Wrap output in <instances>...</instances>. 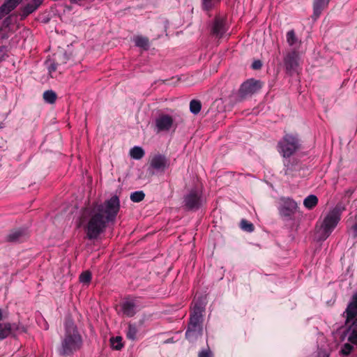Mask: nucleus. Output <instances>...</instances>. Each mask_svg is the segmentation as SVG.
Masks as SVG:
<instances>
[{
  "mask_svg": "<svg viewBox=\"0 0 357 357\" xmlns=\"http://www.w3.org/2000/svg\"><path fill=\"white\" fill-rule=\"evenodd\" d=\"M192 303L193 305L190 310L187 328L203 331L205 303L202 298H199L195 300Z\"/></svg>",
  "mask_w": 357,
  "mask_h": 357,
  "instance_id": "obj_4",
  "label": "nucleus"
},
{
  "mask_svg": "<svg viewBox=\"0 0 357 357\" xmlns=\"http://www.w3.org/2000/svg\"><path fill=\"white\" fill-rule=\"evenodd\" d=\"M10 11L6 6L4 3L1 6H0V20H1L5 15L8 14Z\"/></svg>",
  "mask_w": 357,
  "mask_h": 357,
  "instance_id": "obj_38",
  "label": "nucleus"
},
{
  "mask_svg": "<svg viewBox=\"0 0 357 357\" xmlns=\"http://www.w3.org/2000/svg\"><path fill=\"white\" fill-rule=\"evenodd\" d=\"M79 282L84 284H88L91 280V273L86 271L82 272L79 275Z\"/></svg>",
  "mask_w": 357,
  "mask_h": 357,
  "instance_id": "obj_33",
  "label": "nucleus"
},
{
  "mask_svg": "<svg viewBox=\"0 0 357 357\" xmlns=\"http://www.w3.org/2000/svg\"><path fill=\"white\" fill-rule=\"evenodd\" d=\"M43 97L45 102L54 104L56 100L57 95L54 91L47 90L43 93Z\"/></svg>",
  "mask_w": 357,
  "mask_h": 357,
  "instance_id": "obj_24",
  "label": "nucleus"
},
{
  "mask_svg": "<svg viewBox=\"0 0 357 357\" xmlns=\"http://www.w3.org/2000/svg\"><path fill=\"white\" fill-rule=\"evenodd\" d=\"M344 208L337 205L333 209L330 210L324 218L318 232L319 241H325L332 233L340 220L341 215Z\"/></svg>",
  "mask_w": 357,
  "mask_h": 357,
  "instance_id": "obj_3",
  "label": "nucleus"
},
{
  "mask_svg": "<svg viewBox=\"0 0 357 357\" xmlns=\"http://www.w3.org/2000/svg\"><path fill=\"white\" fill-rule=\"evenodd\" d=\"M330 0H314L313 3V15L312 17L314 20H317L322 10L327 7Z\"/></svg>",
  "mask_w": 357,
  "mask_h": 357,
  "instance_id": "obj_17",
  "label": "nucleus"
},
{
  "mask_svg": "<svg viewBox=\"0 0 357 357\" xmlns=\"http://www.w3.org/2000/svg\"><path fill=\"white\" fill-rule=\"evenodd\" d=\"M198 357H213V354L208 347L206 349H204L199 352Z\"/></svg>",
  "mask_w": 357,
  "mask_h": 357,
  "instance_id": "obj_35",
  "label": "nucleus"
},
{
  "mask_svg": "<svg viewBox=\"0 0 357 357\" xmlns=\"http://www.w3.org/2000/svg\"><path fill=\"white\" fill-rule=\"evenodd\" d=\"M110 344L112 348L115 350H121L123 347L122 343V337L120 336L112 337L110 339Z\"/></svg>",
  "mask_w": 357,
  "mask_h": 357,
  "instance_id": "obj_27",
  "label": "nucleus"
},
{
  "mask_svg": "<svg viewBox=\"0 0 357 357\" xmlns=\"http://www.w3.org/2000/svg\"><path fill=\"white\" fill-rule=\"evenodd\" d=\"M220 0H203L202 6L204 10H208L211 9L215 4L219 3Z\"/></svg>",
  "mask_w": 357,
  "mask_h": 357,
  "instance_id": "obj_32",
  "label": "nucleus"
},
{
  "mask_svg": "<svg viewBox=\"0 0 357 357\" xmlns=\"http://www.w3.org/2000/svg\"><path fill=\"white\" fill-rule=\"evenodd\" d=\"M263 86L260 80L251 78L243 82L238 91V95L241 99H245L257 93Z\"/></svg>",
  "mask_w": 357,
  "mask_h": 357,
  "instance_id": "obj_6",
  "label": "nucleus"
},
{
  "mask_svg": "<svg viewBox=\"0 0 357 357\" xmlns=\"http://www.w3.org/2000/svg\"><path fill=\"white\" fill-rule=\"evenodd\" d=\"M130 155L133 159L139 160L144 157V151L142 148L139 146H135L131 149Z\"/></svg>",
  "mask_w": 357,
  "mask_h": 357,
  "instance_id": "obj_25",
  "label": "nucleus"
},
{
  "mask_svg": "<svg viewBox=\"0 0 357 357\" xmlns=\"http://www.w3.org/2000/svg\"><path fill=\"white\" fill-rule=\"evenodd\" d=\"M277 147L282 157L289 158L300 149V140L297 135L286 134L278 142Z\"/></svg>",
  "mask_w": 357,
  "mask_h": 357,
  "instance_id": "obj_5",
  "label": "nucleus"
},
{
  "mask_svg": "<svg viewBox=\"0 0 357 357\" xmlns=\"http://www.w3.org/2000/svg\"><path fill=\"white\" fill-rule=\"evenodd\" d=\"M137 333V328L135 325L129 324L128 327V331L126 333V336L129 340H135L136 339V335Z\"/></svg>",
  "mask_w": 357,
  "mask_h": 357,
  "instance_id": "obj_28",
  "label": "nucleus"
},
{
  "mask_svg": "<svg viewBox=\"0 0 357 357\" xmlns=\"http://www.w3.org/2000/svg\"><path fill=\"white\" fill-rule=\"evenodd\" d=\"M203 331L187 328L185 332V338L190 342H195L199 337H202Z\"/></svg>",
  "mask_w": 357,
  "mask_h": 357,
  "instance_id": "obj_21",
  "label": "nucleus"
},
{
  "mask_svg": "<svg viewBox=\"0 0 357 357\" xmlns=\"http://www.w3.org/2000/svg\"><path fill=\"white\" fill-rule=\"evenodd\" d=\"M284 174L286 176L293 177L295 172H299L301 169L300 162L295 158L289 159L284 162Z\"/></svg>",
  "mask_w": 357,
  "mask_h": 357,
  "instance_id": "obj_16",
  "label": "nucleus"
},
{
  "mask_svg": "<svg viewBox=\"0 0 357 357\" xmlns=\"http://www.w3.org/2000/svg\"><path fill=\"white\" fill-rule=\"evenodd\" d=\"M354 296H357V292L354 293Z\"/></svg>",
  "mask_w": 357,
  "mask_h": 357,
  "instance_id": "obj_45",
  "label": "nucleus"
},
{
  "mask_svg": "<svg viewBox=\"0 0 357 357\" xmlns=\"http://www.w3.org/2000/svg\"><path fill=\"white\" fill-rule=\"evenodd\" d=\"M261 67H262V63L260 60H256L252 64V68L254 70H259Z\"/></svg>",
  "mask_w": 357,
  "mask_h": 357,
  "instance_id": "obj_40",
  "label": "nucleus"
},
{
  "mask_svg": "<svg viewBox=\"0 0 357 357\" xmlns=\"http://www.w3.org/2000/svg\"><path fill=\"white\" fill-rule=\"evenodd\" d=\"M145 197V194L143 191H135L130 195V199L133 202H140Z\"/></svg>",
  "mask_w": 357,
  "mask_h": 357,
  "instance_id": "obj_31",
  "label": "nucleus"
},
{
  "mask_svg": "<svg viewBox=\"0 0 357 357\" xmlns=\"http://www.w3.org/2000/svg\"><path fill=\"white\" fill-rule=\"evenodd\" d=\"M287 42L290 46L294 45L298 42V38L294 30H290L287 33Z\"/></svg>",
  "mask_w": 357,
  "mask_h": 357,
  "instance_id": "obj_29",
  "label": "nucleus"
},
{
  "mask_svg": "<svg viewBox=\"0 0 357 357\" xmlns=\"http://www.w3.org/2000/svg\"><path fill=\"white\" fill-rule=\"evenodd\" d=\"M228 30L225 20L221 17H215L211 29V33L218 38L223 37Z\"/></svg>",
  "mask_w": 357,
  "mask_h": 357,
  "instance_id": "obj_12",
  "label": "nucleus"
},
{
  "mask_svg": "<svg viewBox=\"0 0 357 357\" xmlns=\"http://www.w3.org/2000/svg\"><path fill=\"white\" fill-rule=\"evenodd\" d=\"M22 0H7L3 3L11 12L22 2Z\"/></svg>",
  "mask_w": 357,
  "mask_h": 357,
  "instance_id": "obj_34",
  "label": "nucleus"
},
{
  "mask_svg": "<svg viewBox=\"0 0 357 357\" xmlns=\"http://www.w3.org/2000/svg\"><path fill=\"white\" fill-rule=\"evenodd\" d=\"M7 47L5 45H1L0 46V62L6 59V57L8 56L7 54Z\"/></svg>",
  "mask_w": 357,
  "mask_h": 357,
  "instance_id": "obj_37",
  "label": "nucleus"
},
{
  "mask_svg": "<svg viewBox=\"0 0 357 357\" xmlns=\"http://www.w3.org/2000/svg\"><path fill=\"white\" fill-rule=\"evenodd\" d=\"M354 347L352 345H351L349 343H346L344 344L343 346V348L342 349V354L343 355H349L351 351L353 350Z\"/></svg>",
  "mask_w": 357,
  "mask_h": 357,
  "instance_id": "obj_36",
  "label": "nucleus"
},
{
  "mask_svg": "<svg viewBox=\"0 0 357 357\" xmlns=\"http://www.w3.org/2000/svg\"><path fill=\"white\" fill-rule=\"evenodd\" d=\"M348 340L352 344H357V319L353 321L347 329Z\"/></svg>",
  "mask_w": 357,
  "mask_h": 357,
  "instance_id": "obj_20",
  "label": "nucleus"
},
{
  "mask_svg": "<svg viewBox=\"0 0 357 357\" xmlns=\"http://www.w3.org/2000/svg\"><path fill=\"white\" fill-rule=\"evenodd\" d=\"M240 227L243 231H245L248 232H252L255 229V227H254L253 224L245 219H243L241 221Z\"/></svg>",
  "mask_w": 357,
  "mask_h": 357,
  "instance_id": "obj_30",
  "label": "nucleus"
},
{
  "mask_svg": "<svg viewBox=\"0 0 357 357\" xmlns=\"http://www.w3.org/2000/svg\"><path fill=\"white\" fill-rule=\"evenodd\" d=\"M297 203L289 197H282L280 199L279 213L282 217L291 218L296 211Z\"/></svg>",
  "mask_w": 357,
  "mask_h": 357,
  "instance_id": "obj_8",
  "label": "nucleus"
},
{
  "mask_svg": "<svg viewBox=\"0 0 357 357\" xmlns=\"http://www.w3.org/2000/svg\"><path fill=\"white\" fill-rule=\"evenodd\" d=\"M174 124V119L169 114H160L155 120L157 132L169 131Z\"/></svg>",
  "mask_w": 357,
  "mask_h": 357,
  "instance_id": "obj_11",
  "label": "nucleus"
},
{
  "mask_svg": "<svg viewBox=\"0 0 357 357\" xmlns=\"http://www.w3.org/2000/svg\"><path fill=\"white\" fill-rule=\"evenodd\" d=\"M57 69V64L54 62L51 63L48 66V71L51 77H52V74L55 72Z\"/></svg>",
  "mask_w": 357,
  "mask_h": 357,
  "instance_id": "obj_39",
  "label": "nucleus"
},
{
  "mask_svg": "<svg viewBox=\"0 0 357 357\" xmlns=\"http://www.w3.org/2000/svg\"><path fill=\"white\" fill-rule=\"evenodd\" d=\"M43 3V0H32L22 9L21 18L24 19L33 13Z\"/></svg>",
  "mask_w": 357,
  "mask_h": 357,
  "instance_id": "obj_18",
  "label": "nucleus"
},
{
  "mask_svg": "<svg viewBox=\"0 0 357 357\" xmlns=\"http://www.w3.org/2000/svg\"><path fill=\"white\" fill-rule=\"evenodd\" d=\"M119 208V199L116 195L95 206L84 227L86 238L89 240L97 239L105 231L107 224L114 222Z\"/></svg>",
  "mask_w": 357,
  "mask_h": 357,
  "instance_id": "obj_1",
  "label": "nucleus"
},
{
  "mask_svg": "<svg viewBox=\"0 0 357 357\" xmlns=\"http://www.w3.org/2000/svg\"><path fill=\"white\" fill-rule=\"evenodd\" d=\"M69 1L72 3H76V4L80 5L82 1H83L84 0H69Z\"/></svg>",
  "mask_w": 357,
  "mask_h": 357,
  "instance_id": "obj_43",
  "label": "nucleus"
},
{
  "mask_svg": "<svg viewBox=\"0 0 357 357\" xmlns=\"http://www.w3.org/2000/svg\"><path fill=\"white\" fill-rule=\"evenodd\" d=\"M134 42L137 47H141L144 50H147L149 47V41L146 37L137 36L135 38Z\"/></svg>",
  "mask_w": 357,
  "mask_h": 357,
  "instance_id": "obj_23",
  "label": "nucleus"
},
{
  "mask_svg": "<svg viewBox=\"0 0 357 357\" xmlns=\"http://www.w3.org/2000/svg\"><path fill=\"white\" fill-rule=\"evenodd\" d=\"M284 66L286 72L289 75H293L297 71L299 66V55L296 51L288 52L283 59Z\"/></svg>",
  "mask_w": 357,
  "mask_h": 357,
  "instance_id": "obj_9",
  "label": "nucleus"
},
{
  "mask_svg": "<svg viewBox=\"0 0 357 357\" xmlns=\"http://www.w3.org/2000/svg\"><path fill=\"white\" fill-rule=\"evenodd\" d=\"M10 22H11V19H10V17H6L3 22V26L4 27H8L9 25L10 24Z\"/></svg>",
  "mask_w": 357,
  "mask_h": 357,
  "instance_id": "obj_41",
  "label": "nucleus"
},
{
  "mask_svg": "<svg viewBox=\"0 0 357 357\" xmlns=\"http://www.w3.org/2000/svg\"><path fill=\"white\" fill-rule=\"evenodd\" d=\"M2 319H3V313H2L1 309L0 308V321L2 320Z\"/></svg>",
  "mask_w": 357,
  "mask_h": 357,
  "instance_id": "obj_44",
  "label": "nucleus"
},
{
  "mask_svg": "<svg viewBox=\"0 0 357 357\" xmlns=\"http://www.w3.org/2000/svg\"><path fill=\"white\" fill-rule=\"evenodd\" d=\"M28 238V233L24 229L11 231L6 236V241L8 243H20Z\"/></svg>",
  "mask_w": 357,
  "mask_h": 357,
  "instance_id": "obj_14",
  "label": "nucleus"
},
{
  "mask_svg": "<svg viewBox=\"0 0 357 357\" xmlns=\"http://www.w3.org/2000/svg\"><path fill=\"white\" fill-rule=\"evenodd\" d=\"M26 328L16 323L0 324V340H4L10 335L15 336L17 333H25Z\"/></svg>",
  "mask_w": 357,
  "mask_h": 357,
  "instance_id": "obj_7",
  "label": "nucleus"
},
{
  "mask_svg": "<svg viewBox=\"0 0 357 357\" xmlns=\"http://www.w3.org/2000/svg\"><path fill=\"white\" fill-rule=\"evenodd\" d=\"M136 304L133 301H126L121 305L123 313L127 317H133L135 313Z\"/></svg>",
  "mask_w": 357,
  "mask_h": 357,
  "instance_id": "obj_19",
  "label": "nucleus"
},
{
  "mask_svg": "<svg viewBox=\"0 0 357 357\" xmlns=\"http://www.w3.org/2000/svg\"><path fill=\"white\" fill-rule=\"evenodd\" d=\"M169 167V160L164 155H155L150 162V167L158 172H163Z\"/></svg>",
  "mask_w": 357,
  "mask_h": 357,
  "instance_id": "obj_13",
  "label": "nucleus"
},
{
  "mask_svg": "<svg viewBox=\"0 0 357 357\" xmlns=\"http://www.w3.org/2000/svg\"><path fill=\"white\" fill-rule=\"evenodd\" d=\"M344 314H346V324H348L357 316V296L353 294L351 301L349 303Z\"/></svg>",
  "mask_w": 357,
  "mask_h": 357,
  "instance_id": "obj_15",
  "label": "nucleus"
},
{
  "mask_svg": "<svg viewBox=\"0 0 357 357\" xmlns=\"http://www.w3.org/2000/svg\"><path fill=\"white\" fill-rule=\"evenodd\" d=\"M353 230H354V237H357V224H355L353 226Z\"/></svg>",
  "mask_w": 357,
  "mask_h": 357,
  "instance_id": "obj_42",
  "label": "nucleus"
},
{
  "mask_svg": "<svg viewBox=\"0 0 357 357\" xmlns=\"http://www.w3.org/2000/svg\"><path fill=\"white\" fill-rule=\"evenodd\" d=\"M84 340L77 325L71 318H66L64 324V334L58 349L59 354L63 357L73 356L80 351Z\"/></svg>",
  "mask_w": 357,
  "mask_h": 357,
  "instance_id": "obj_2",
  "label": "nucleus"
},
{
  "mask_svg": "<svg viewBox=\"0 0 357 357\" xmlns=\"http://www.w3.org/2000/svg\"><path fill=\"white\" fill-rule=\"evenodd\" d=\"M202 202V193L197 190H191L184 197V206L188 210L198 209Z\"/></svg>",
  "mask_w": 357,
  "mask_h": 357,
  "instance_id": "obj_10",
  "label": "nucleus"
},
{
  "mask_svg": "<svg viewBox=\"0 0 357 357\" xmlns=\"http://www.w3.org/2000/svg\"><path fill=\"white\" fill-rule=\"evenodd\" d=\"M202 109V103L198 100H192L190 102V111L193 114H197Z\"/></svg>",
  "mask_w": 357,
  "mask_h": 357,
  "instance_id": "obj_26",
  "label": "nucleus"
},
{
  "mask_svg": "<svg viewBox=\"0 0 357 357\" xmlns=\"http://www.w3.org/2000/svg\"><path fill=\"white\" fill-rule=\"evenodd\" d=\"M318 204V198L316 195H310L305 198L303 201L304 206L307 209L314 208Z\"/></svg>",
  "mask_w": 357,
  "mask_h": 357,
  "instance_id": "obj_22",
  "label": "nucleus"
}]
</instances>
